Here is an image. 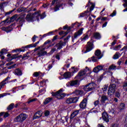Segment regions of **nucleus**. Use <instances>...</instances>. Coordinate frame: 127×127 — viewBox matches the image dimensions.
<instances>
[{
  "mask_svg": "<svg viewBox=\"0 0 127 127\" xmlns=\"http://www.w3.org/2000/svg\"><path fill=\"white\" fill-rule=\"evenodd\" d=\"M45 16H46L45 12H44L41 14H40V10H39L35 12L32 14L29 13L26 16V20H27V21H33V18H36L38 21H39V18L40 19H43Z\"/></svg>",
  "mask_w": 127,
  "mask_h": 127,
  "instance_id": "obj_1",
  "label": "nucleus"
},
{
  "mask_svg": "<svg viewBox=\"0 0 127 127\" xmlns=\"http://www.w3.org/2000/svg\"><path fill=\"white\" fill-rule=\"evenodd\" d=\"M25 15H26V14L24 13L20 16H18L17 14H15L10 18V21L12 22L14 21V20H16L19 24L17 26V27H21L23 24V22L25 21L24 19L25 18Z\"/></svg>",
  "mask_w": 127,
  "mask_h": 127,
  "instance_id": "obj_2",
  "label": "nucleus"
},
{
  "mask_svg": "<svg viewBox=\"0 0 127 127\" xmlns=\"http://www.w3.org/2000/svg\"><path fill=\"white\" fill-rule=\"evenodd\" d=\"M71 36L68 35L66 38L64 39V41H60L58 43H57L55 45L58 50H61L63 48V46H65L66 44L68 42V40L70 39Z\"/></svg>",
  "mask_w": 127,
  "mask_h": 127,
  "instance_id": "obj_3",
  "label": "nucleus"
},
{
  "mask_svg": "<svg viewBox=\"0 0 127 127\" xmlns=\"http://www.w3.org/2000/svg\"><path fill=\"white\" fill-rule=\"evenodd\" d=\"M52 95L57 99H63L66 96V94L63 93V89H61L56 92H52Z\"/></svg>",
  "mask_w": 127,
  "mask_h": 127,
  "instance_id": "obj_4",
  "label": "nucleus"
},
{
  "mask_svg": "<svg viewBox=\"0 0 127 127\" xmlns=\"http://www.w3.org/2000/svg\"><path fill=\"white\" fill-rule=\"evenodd\" d=\"M96 88V84L94 82L88 83L83 87V90L85 92L94 91Z\"/></svg>",
  "mask_w": 127,
  "mask_h": 127,
  "instance_id": "obj_5",
  "label": "nucleus"
},
{
  "mask_svg": "<svg viewBox=\"0 0 127 127\" xmlns=\"http://www.w3.org/2000/svg\"><path fill=\"white\" fill-rule=\"evenodd\" d=\"M87 73V70L86 69H84L83 70H81L79 71L78 75H77L75 77V79H77V80H79V81H82L85 77H86V73Z\"/></svg>",
  "mask_w": 127,
  "mask_h": 127,
  "instance_id": "obj_6",
  "label": "nucleus"
},
{
  "mask_svg": "<svg viewBox=\"0 0 127 127\" xmlns=\"http://www.w3.org/2000/svg\"><path fill=\"white\" fill-rule=\"evenodd\" d=\"M39 43V41H38L36 42L35 44H30L24 47H22V48H23V49H17L16 50H14L13 51L14 52H24V51H25V49H24V48H31V47H36V46H37V44H38Z\"/></svg>",
  "mask_w": 127,
  "mask_h": 127,
  "instance_id": "obj_7",
  "label": "nucleus"
},
{
  "mask_svg": "<svg viewBox=\"0 0 127 127\" xmlns=\"http://www.w3.org/2000/svg\"><path fill=\"white\" fill-rule=\"evenodd\" d=\"M27 118V115L25 114H21L14 119V121L17 123H22L24 121L26 120Z\"/></svg>",
  "mask_w": 127,
  "mask_h": 127,
  "instance_id": "obj_8",
  "label": "nucleus"
},
{
  "mask_svg": "<svg viewBox=\"0 0 127 127\" xmlns=\"http://www.w3.org/2000/svg\"><path fill=\"white\" fill-rule=\"evenodd\" d=\"M116 89H117V85L115 83L111 84L109 86V89L108 91V94L109 96H112L115 94L116 92Z\"/></svg>",
  "mask_w": 127,
  "mask_h": 127,
  "instance_id": "obj_9",
  "label": "nucleus"
},
{
  "mask_svg": "<svg viewBox=\"0 0 127 127\" xmlns=\"http://www.w3.org/2000/svg\"><path fill=\"white\" fill-rule=\"evenodd\" d=\"M116 89H117V85L115 83L111 84L109 86V89L108 91V94L109 96H112L115 94L116 92Z\"/></svg>",
  "mask_w": 127,
  "mask_h": 127,
  "instance_id": "obj_10",
  "label": "nucleus"
},
{
  "mask_svg": "<svg viewBox=\"0 0 127 127\" xmlns=\"http://www.w3.org/2000/svg\"><path fill=\"white\" fill-rule=\"evenodd\" d=\"M95 46H94V43L92 42H88L86 45V50L84 52V53H87V52H90L91 50L94 49Z\"/></svg>",
  "mask_w": 127,
  "mask_h": 127,
  "instance_id": "obj_11",
  "label": "nucleus"
},
{
  "mask_svg": "<svg viewBox=\"0 0 127 127\" xmlns=\"http://www.w3.org/2000/svg\"><path fill=\"white\" fill-rule=\"evenodd\" d=\"M15 26V24H12L10 25L5 27H1V30H3V31H5L7 33H8V32H10L11 31H12L13 29V27Z\"/></svg>",
  "mask_w": 127,
  "mask_h": 127,
  "instance_id": "obj_12",
  "label": "nucleus"
},
{
  "mask_svg": "<svg viewBox=\"0 0 127 127\" xmlns=\"http://www.w3.org/2000/svg\"><path fill=\"white\" fill-rule=\"evenodd\" d=\"M79 97H75L70 98H67L66 100V104H73L78 102Z\"/></svg>",
  "mask_w": 127,
  "mask_h": 127,
  "instance_id": "obj_13",
  "label": "nucleus"
},
{
  "mask_svg": "<svg viewBox=\"0 0 127 127\" xmlns=\"http://www.w3.org/2000/svg\"><path fill=\"white\" fill-rule=\"evenodd\" d=\"M83 30H84V28H81L77 32L74 33V36L72 37V41H74V39H76L77 37L80 36V35H81V34H83Z\"/></svg>",
  "mask_w": 127,
  "mask_h": 127,
  "instance_id": "obj_14",
  "label": "nucleus"
},
{
  "mask_svg": "<svg viewBox=\"0 0 127 127\" xmlns=\"http://www.w3.org/2000/svg\"><path fill=\"white\" fill-rule=\"evenodd\" d=\"M88 103V100L87 98H84L79 104V107L80 109L82 110H84V109H86V107H87V104Z\"/></svg>",
  "mask_w": 127,
  "mask_h": 127,
  "instance_id": "obj_15",
  "label": "nucleus"
},
{
  "mask_svg": "<svg viewBox=\"0 0 127 127\" xmlns=\"http://www.w3.org/2000/svg\"><path fill=\"white\" fill-rule=\"evenodd\" d=\"M41 48L42 49H41L37 53V55H38L39 57H41V56H44V55H45L47 53L46 51H45V48H44L43 46H41Z\"/></svg>",
  "mask_w": 127,
  "mask_h": 127,
  "instance_id": "obj_16",
  "label": "nucleus"
},
{
  "mask_svg": "<svg viewBox=\"0 0 127 127\" xmlns=\"http://www.w3.org/2000/svg\"><path fill=\"white\" fill-rule=\"evenodd\" d=\"M9 79H10V77L8 76L0 83V90H1L2 87H4V86L8 83V80H9Z\"/></svg>",
  "mask_w": 127,
  "mask_h": 127,
  "instance_id": "obj_17",
  "label": "nucleus"
},
{
  "mask_svg": "<svg viewBox=\"0 0 127 127\" xmlns=\"http://www.w3.org/2000/svg\"><path fill=\"white\" fill-rule=\"evenodd\" d=\"M79 79H76L75 80L70 81L66 83L67 87H73V86H75L76 85H78V82H79Z\"/></svg>",
  "mask_w": 127,
  "mask_h": 127,
  "instance_id": "obj_18",
  "label": "nucleus"
},
{
  "mask_svg": "<svg viewBox=\"0 0 127 127\" xmlns=\"http://www.w3.org/2000/svg\"><path fill=\"white\" fill-rule=\"evenodd\" d=\"M42 114H43L42 111H39L37 112L36 113H35L33 117V120H37V119L41 118V117H42Z\"/></svg>",
  "mask_w": 127,
  "mask_h": 127,
  "instance_id": "obj_19",
  "label": "nucleus"
},
{
  "mask_svg": "<svg viewBox=\"0 0 127 127\" xmlns=\"http://www.w3.org/2000/svg\"><path fill=\"white\" fill-rule=\"evenodd\" d=\"M102 119L103 121L106 123H109V122H110V120H109V115H108L107 112H104L102 113Z\"/></svg>",
  "mask_w": 127,
  "mask_h": 127,
  "instance_id": "obj_20",
  "label": "nucleus"
},
{
  "mask_svg": "<svg viewBox=\"0 0 127 127\" xmlns=\"http://www.w3.org/2000/svg\"><path fill=\"white\" fill-rule=\"evenodd\" d=\"M80 112V110H75L73 111L72 114L70 115V120H72L75 118V117H76L78 114H79V112Z\"/></svg>",
  "mask_w": 127,
  "mask_h": 127,
  "instance_id": "obj_21",
  "label": "nucleus"
},
{
  "mask_svg": "<svg viewBox=\"0 0 127 127\" xmlns=\"http://www.w3.org/2000/svg\"><path fill=\"white\" fill-rule=\"evenodd\" d=\"M14 74L16 76H22V71L19 68H17L14 70Z\"/></svg>",
  "mask_w": 127,
  "mask_h": 127,
  "instance_id": "obj_22",
  "label": "nucleus"
},
{
  "mask_svg": "<svg viewBox=\"0 0 127 127\" xmlns=\"http://www.w3.org/2000/svg\"><path fill=\"white\" fill-rule=\"evenodd\" d=\"M101 70H103V66L102 65H98L93 69L94 73H98Z\"/></svg>",
  "mask_w": 127,
  "mask_h": 127,
  "instance_id": "obj_23",
  "label": "nucleus"
},
{
  "mask_svg": "<svg viewBox=\"0 0 127 127\" xmlns=\"http://www.w3.org/2000/svg\"><path fill=\"white\" fill-rule=\"evenodd\" d=\"M73 94H75L76 96H78V95H79L80 96H82L83 94H84V91L83 90H75L73 92Z\"/></svg>",
  "mask_w": 127,
  "mask_h": 127,
  "instance_id": "obj_24",
  "label": "nucleus"
},
{
  "mask_svg": "<svg viewBox=\"0 0 127 127\" xmlns=\"http://www.w3.org/2000/svg\"><path fill=\"white\" fill-rule=\"evenodd\" d=\"M93 38H95V39H100L102 38V36H101V34L99 32H95L93 34Z\"/></svg>",
  "mask_w": 127,
  "mask_h": 127,
  "instance_id": "obj_25",
  "label": "nucleus"
},
{
  "mask_svg": "<svg viewBox=\"0 0 127 127\" xmlns=\"http://www.w3.org/2000/svg\"><path fill=\"white\" fill-rule=\"evenodd\" d=\"M58 39H62V38L59 37L58 35H56L54 36V37L52 39V43H54L53 45H54V44H55L56 43L55 41H57V40H58Z\"/></svg>",
  "mask_w": 127,
  "mask_h": 127,
  "instance_id": "obj_26",
  "label": "nucleus"
},
{
  "mask_svg": "<svg viewBox=\"0 0 127 127\" xmlns=\"http://www.w3.org/2000/svg\"><path fill=\"white\" fill-rule=\"evenodd\" d=\"M102 57H103V55H101L100 57H99L93 56L91 58L92 61H93V62H98V60H99V59H101Z\"/></svg>",
  "mask_w": 127,
  "mask_h": 127,
  "instance_id": "obj_27",
  "label": "nucleus"
},
{
  "mask_svg": "<svg viewBox=\"0 0 127 127\" xmlns=\"http://www.w3.org/2000/svg\"><path fill=\"white\" fill-rule=\"evenodd\" d=\"M108 100V97H107L105 95H102L101 96V98L100 100V102L102 103L103 104H105L106 103V101Z\"/></svg>",
  "mask_w": 127,
  "mask_h": 127,
  "instance_id": "obj_28",
  "label": "nucleus"
},
{
  "mask_svg": "<svg viewBox=\"0 0 127 127\" xmlns=\"http://www.w3.org/2000/svg\"><path fill=\"white\" fill-rule=\"evenodd\" d=\"M95 55L97 57H100L101 56H102V55L104 56V55L102 54V53H101V50H97L96 51H95Z\"/></svg>",
  "mask_w": 127,
  "mask_h": 127,
  "instance_id": "obj_29",
  "label": "nucleus"
},
{
  "mask_svg": "<svg viewBox=\"0 0 127 127\" xmlns=\"http://www.w3.org/2000/svg\"><path fill=\"white\" fill-rule=\"evenodd\" d=\"M18 54H14L11 57L8 58L7 60V61H11V60L13 59H16V58H18Z\"/></svg>",
  "mask_w": 127,
  "mask_h": 127,
  "instance_id": "obj_30",
  "label": "nucleus"
},
{
  "mask_svg": "<svg viewBox=\"0 0 127 127\" xmlns=\"http://www.w3.org/2000/svg\"><path fill=\"white\" fill-rule=\"evenodd\" d=\"M64 77L65 79H68V78H71V72H65L64 74Z\"/></svg>",
  "mask_w": 127,
  "mask_h": 127,
  "instance_id": "obj_31",
  "label": "nucleus"
},
{
  "mask_svg": "<svg viewBox=\"0 0 127 127\" xmlns=\"http://www.w3.org/2000/svg\"><path fill=\"white\" fill-rule=\"evenodd\" d=\"M52 100H53V98H46L45 101L44 102V105H47V104H49V103H50V102H51Z\"/></svg>",
  "mask_w": 127,
  "mask_h": 127,
  "instance_id": "obj_32",
  "label": "nucleus"
},
{
  "mask_svg": "<svg viewBox=\"0 0 127 127\" xmlns=\"http://www.w3.org/2000/svg\"><path fill=\"white\" fill-rule=\"evenodd\" d=\"M63 3H61L57 4L55 8V11H57V10H59V8L63 6Z\"/></svg>",
  "mask_w": 127,
  "mask_h": 127,
  "instance_id": "obj_33",
  "label": "nucleus"
},
{
  "mask_svg": "<svg viewBox=\"0 0 127 127\" xmlns=\"http://www.w3.org/2000/svg\"><path fill=\"white\" fill-rule=\"evenodd\" d=\"M60 122L64 124L65 122H68V118L66 117H63L61 118V119L60 120Z\"/></svg>",
  "mask_w": 127,
  "mask_h": 127,
  "instance_id": "obj_34",
  "label": "nucleus"
},
{
  "mask_svg": "<svg viewBox=\"0 0 127 127\" xmlns=\"http://www.w3.org/2000/svg\"><path fill=\"white\" fill-rule=\"evenodd\" d=\"M125 108H126V104L125 103H120L119 109L120 111H122V110H125Z\"/></svg>",
  "mask_w": 127,
  "mask_h": 127,
  "instance_id": "obj_35",
  "label": "nucleus"
},
{
  "mask_svg": "<svg viewBox=\"0 0 127 127\" xmlns=\"http://www.w3.org/2000/svg\"><path fill=\"white\" fill-rule=\"evenodd\" d=\"M14 108V103H11L10 104L7 108V110L8 111H11Z\"/></svg>",
  "mask_w": 127,
  "mask_h": 127,
  "instance_id": "obj_36",
  "label": "nucleus"
},
{
  "mask_svg": "<svg viewBox=\"0 0 127 127\" xmlns=\"http://www.w3.org/2000/svg\"><path fill=\"white\" fill-rule=\"evenodd\" d=\"M121 57V54L120 53H116L113 56V59H119Z\"/></svg>",
  "mask_w": 127,
  "mask_h": 127,
  "instance_id": "obj_37",
  "label": "nucleus"
},
{
  "mask_svg": "<svg viewBox=\"0 0 127 127\" xmlns=\"http://www.w3.org/2000/svg\"><path fill=\"white\" fill-rule=\"evenodd\" d=\"M28 55V53L27 52V53L24 54L23 56L22 57V59L23 60H26L27 59H28V58H29L30 57Z\"/></svg>",
  "mask_w": 127,
  "mask_h": 127,
  "instance_id": "obj_38",
  "label": "nucleus"
},
{
  "mask_svg": "<svg viewBox=\"0 0 127 127\" xmlns=\"http://www.w3.org/2000/svg\"><path fill=\"white\" fill-rule=\"evenodd\" d=\"M18 12H22V11H26V8L25 7H20L17 9Z\"/></svg>",
  "mask_w": 127,
  "mask_h": 127,
  "instance_id": "obj_39",
  "label": "nucleus"
},
{
  "mask_svg": "<svg viewBox=\"0 0 127 127\" xmlns=\"http://www.w3.org/2000/svg\"><path fill=\"white\" fill-rule=\"evenodd\" d=\"M59 34L60 35H63V34H64V35H63V37H64V36H66V35H67V34H68V32H65L64 31H61V32H60L59 33Z\"/></svg>",
  "mask_w": 127,
  "mask_h": 127,
  "instance_id": "obj_40",
  "label": "nucleus"
},
{
  "mask_svg": "<svg viewBox=\"0 0 127 127\" xmlns=\"http://www.w3.org/2000/svg\"><path fill=\"white\" fill-rule=\"evenodd\" d=\"M4 4H6V2H3L0 3V9H1V10H2V9H3L4 7L3 5H4Z\"/></svg>",
  "mask_w": 127,
  "mask_h": 127,
  "instance_id": "obj_41",
  "label": "nucleus"
},
{
  "mask_svg": "<svg viewBox=\"0 0 127 127\" xmlns=\"http://www.w3.org/2000/svg\"><path fill=\"white\" fill-rule=\"evenodd\" d=\"M52 44V41H51V40H48L47 41H46L45 43H44V45H43V47H44V46L45 45H46L47 44Z\"/></svg>",
  "mask_w": 127,
  "mask_h": 127,
  "instance_id": "obj_42",
  "label": "nucleus"
},
{
  "mask_svg": "<svg viewBox=\"0 0 127 127\" xmlns=\"http://www.w3.org/2000/svg\"><path fill=\"white\" fill-rule=\"evenodd\" d=\"M71 72H72V73H73L78 72V68H75L74 67H71Z\"/></svg>",
  "mask_w": 127,
  "mask_h": 127,
  "instance_id": "obj_43",
  "label": "nucleus"
},
{
  "mask_svg": "<svg viewBox=\"0 0 127 127\" xmlns=\"http://www.w3.org/2000/svg\"><path fill=\"white\" fill-rule=\"evenodd\" d=\"M117 66L111 65L109 66L108 70H115V69H116Z\"/></svg>",
  "mask_w": 127,
  "mask_h": 127,
  "instance_id": "obj_44",
  "label": "nucleus"
},
{
  "mask_svg": "<svg viewBox=\"0 0 127 127\" xmlns=\"http://www.w3.org/2000/svg\"><path fill=\"white\" fill-rule=\"evenodd\" d=\"M87 12H89V11H85L84 13H80L79 17H84V16H86V13H87Z\"/></svg>",
  "mask_w": 127,
  "mask_h": 127,
  "instance_id": "obj_45",
  "label": "nucleus"
},
{
  "mask_svg": "<svg viewBox=\"0 0 127 127\" xmlns=\"http://www.w3.org/2000/svg\"><path fill=\"white\" fill-rule=\"evenodd\" d=\"M57 49H56V46H55L53 48H52L50 51L51 53L52 54L57 51Z\"/></svg>",
  "mask_w": 127,
  "mask_h": 127,
  "instance_id": "obj_46",
  "label": "nucleus"
},
{
  "mask_svg": "<svg viewBox=\"0 0 127 127\" xmlns=\"http://www.w3.org/2000/svg\"><path fill=\"white\" fill-rule=\"evenodd\" d=\"M45 117H48L49 115H50V112L48 110L45 111L44 112Z\"/></svg>",
  "mask_w": 127,
  "mask_h": 127,
  "instance_id": "obj_47",
  "label": "nucleus"
},
{
  "mask_svg": "<svg viewBox=\"0 0 127 127\" xmlns=\"http://www.w3.org/2000/svg\"><path fill=\"white\" fill-rule=\"evenodd\" d=\"M35 101H37V98H34L33 99H30L28 100V104H30V103H32L33 102H35Z\"/></svg>",
  "mask_w": 127,
  "mask_h": 127,
  "instance_id": "obj_48",
  "label": "nucleus"
},
{
  "mask_svg": "<svg viewBox=\"0 0 127 127\" xmlns=\"http://www.w3.org/2000/svg\"><path fill=\"white\" fill-rule=\"evenodd\" d=\"M7 52V50L5 49H2L1 51L0 52V54L2 55L3 54H5Z\"/></svg>",
  "mask_w": 127,
  "mask_h": 127,
  "instance_id": "obj_49",
  "label": "nucleus"
},
{
  "mask_svg": "<svg viewBox=\"0 0 127 127\" xmlns=\"http://www.w3.org/2000/svg\"><path fill=\"white\" fill-rule=\"evenodd\" d=\"M90 5H91V6H90V7L89 8V11H92V10H93V9H94V8H95V4L92 3V4H90Z\"/></svg>",
  "mask_w": 127,
  "mask_h": 127,
  "instance_id": "obj_50",
  "label": "nucleus"
},
{
  "mask_svg": "<svg viewBox=\"0 0 127 127\" xmlns=\"http://www.w3.org/2000/svg\"><path fill=\"white\" fill-rule=\"evenodd\" d=\"M15 66H16V64H12L7 67V69H12L13 68H15Z\"/></svg>",
  "mask_w": 127,
  "mask_h": 127,
  "instance_id": "obj_51",
  "label": "nucleus"
},
{
  "mask_svg": "<svg viewBox=\"0 0 127 127\" xmlns=\"http://www.w3.org/2000/svg\"><path fill=\"white\" fill-rule=\"evenodd\" d=\"M121 47H122V45H121L116 46H115V47L114 48V50H119V49H120V48H121Z\"/></svg>",
  "mask_w": 127,
  "mask_h": 127,
  "instance_id": "obj_52",
  "label": "nucleus"
},
{
  "mask_svg": "<svg viewBox=\"0 0 127 127\" xmlns=\"http://www.w3.org/2000/svg\"><path fill=\"white\" fill-rule=\"evenodd\" d=\"M117 14V11L114 10L113 13L110 15V16H112V17L115 16V15H116Z\"/></svg>",
  "mask_w": 127,
  "mask_h": 127,
  "instance_id": "obj_53",
  "label": "nucleus"
},
{
  "mask_svg": "<svg viewBox=\"0 0 127 127\" xmlns=\"http://www.w3.org/2000/svg\"><path fill=\"white\" fill-rule=\"evenodd\" d=\"M115 97H117V98H120L121 97V94L119 91H117L115 93Z\"/></svg>",
  "mask_w": 127,
  "mask_h": 127,
  "instance_id": "obj_54",
  "label": "nucleus"
},
{
  "mask_svg": "<svg viewBox=\"0 0 127 127\" xmlns=\"http://www.w3.org/2000/svg\"><path fill=\"white\" fill-rule=\"evenodd\" d=\"M99 103H100V101L99 100L95 101L94 103L95 107H97V106H98V105H99Z\"/></svg>",
  "mask_w": 127,
  "mask_h": 127,
  "instance_id": "obj_55",
  "label": "nucleus"
},
{
  "mask_svg": "<svg viewBox=\"0 0 127 127\" xmlns=\"http://www.w3.org/2000/svg\"><path fill=\"white\" fill-rule=\"evenodd\" d=\"M7 95H9V94H8V93H3V94H0V98H2L3 97L7 96Z\"/></svg>",
  "mask_w": 127,
  "mask_h": 127,
  "instance_id": "obj_56",
  "label": "nucleus"
},
{
  "mask_svg": "<svg viewBox=\"0 0 127 127\" xmlns=\"http://www.w3.org/2000/svg\"><path fill=\"white\" fill-rule=\"evenodd\" d=\"M36 38H37V36H36V35H34L32 38V40L33 41V42H35L36 40Z\"/></svg>",
  "mask_w": 127,
  "mask_h": 127,
  "instance_id": "obj_57",
  "label": "nucleus"
},
{
  "mask_svg": "<svg viewBox=\"0 0 127 127\" xmlns=\"http://www.w3.org/2000/svg\"><path fill=\"white\" fill-rule=\"evenodd\" d=\"M4 118H7V117H9V114H8V113L6 112V113H4Z\"/></svg>",
  "mask_w": 127,
  "mask_h": 127,
  "instance_id": "obj_58",
  "label": "nucleus"
},
{
  "mask_svg": "<svg viewBox=\"0 0 127 127\" xmlns=\"http://www.w3.org/2000/svg\"><path fill=\"white\" fill-rule=\"evenodd\" d=\"M123 0L125 2L124 4H123V6H124V7H127V0Z\"/></svg>",
  "mask_w": 127,
  "mask_h": 127,
  "instance_id": "obj_59",
  "label": "nucleus"
},
{
  "mask_svg": "<svg viewBox=\"0 0 127 127\" xmlns=\"http://www.w3.org/2000/svg\"><path fill=\"white\" fill-rule=\"evenodd\" d=\"M88 38H89V36L88 35H86L82 39V41H83V40H86V39H88Z\"/></svg>",
  "mask_w": 127,
  "mask_h": 127,
  "instance_id": "obj_60",
  "label": "nucleus"
},
{
  "mask_svg": "<svg viewBox=\"0 0 127 127\" xmlns=\"http://www.w3.org/2000/svg\"><path fill=\"white\" fill-rule=\"evenodd\" d=\"M124 50H125V51H127V46H126L124 48H123L121 50H120V51H124Z\"/></svg>",
  "mask_w": 127,
  "mask_h": 127,
  "instance_id": "obj_61",
  "label": "nucleus"
},
{
  "mask_svg": "<svg viewBox=\"0 0 127 127\" xmlns=\"http://www.w3.org/2000/svg\"><path fill=\"white\" fill-rule=\"evenodd\" d=\"M33 75L35 76V77H38V76H39V72H34L33 74Z\"/></svg>",
  "mask_w": 127,
  "mask_h": 127,
  "instance_id": "obj_62",
  "label": "nucleus"
},
{
  "mask_svg": "<svg viewBox=\"0 0 127 127\" xmlns=\"http://www.w3.org/2000/svg\"><path fill=\"white\" fill-rule=\"evenodd\" d=\"M52 67H53V65L52 64H49L48 66V71H49V70H50V69H51Z\"/></svg>",
  "mask_w": 127,
  "mask_h": 127,
  "instance_id": "obj_63",
  "label": "nucleus"
},
{
  "mask_svg": "<svg viewBox=\"0 0 127 127\" xmlns=\"http://www.w3.org/2000/svg\"><path fill=\"white\" fill-rule=\"evenodd\" d=\"M123 62V60L121 59H120L118 62V64L119 65V66H120L121 65V64H122V63Z\"/></svg>",
  "mask_w": 127,
  "mask_h": 127,
  "instance_id": "obj_64",
  "label": "nucleus"
}]
</instances>
